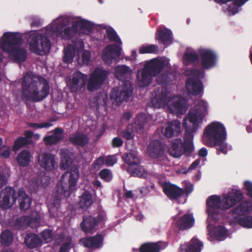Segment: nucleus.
<instances>
[{
	"mask_svg": "<svg viewBox=\"0 0 252 252\" xmlns=\"http://www.w3.org/2000/svg\"><path fill=\"white\" fill-rule=\"evenodd\" d=\"M200 57V64L204 69H209L213 67L217 62V55L212 49L200 48L198 50Z\"/></svg>",
	"mask_w": 252,
	"mask_h": 252,
	"instance_id": "ddd939ff",
	"label": "nucleus"
},
{
	"mask_svg": "<svg viewBox=\"0 0 252 252\" xmlns=\"http://www.w3.org/2000/svg\"><path fill=\"white\" fill-rule=\"evenodd\" d=\"M107 38L112 41L121 43V41L116 31L111 27L106 30Z\"/></svg>",
	"mask_w": 252,
	"mask_h": 252,
	"instance_id": "09e8293b",
	"label": "nucleus"
},
{
	"mask_svg": "<svg viewBox=\"0 0 252 252\" xmlns=\"http://www.w3.org/2000/svg\"><path fill=\"white\" fill-rule=\"evenodd\" d=\"M79 177L77 168L66 171L62 176L61 180L55 187V199L53 205L55 207L60 204L62 198H68L75 189Z\"/></svg>",
	"mask_w": 252,
	"mask_h": 252,
	"instance_id": "423d86ee",
	"label": "nucleus"
},
{
	"mask_svg": "<svg viewBox=\"0 0 252 252\" xmlns=\"http://www.w3.org/2000/svg\"><path fill=\"white\" fill-rule=\"evenodd\" d=\"M165 61L158 58H154L146 62L144 66L145 69L154 77L159 74L164 68Z\"/></svg>",
	"mask_w": 252,
	"mask_h": 252,
	"instance_id": "5701e85b",
	"label": "nucleus"
},
{
	"mask_svg": "<svg viewBox=\"0 0 252 252\" xmlns=\"http://www.w3.org/2000/svg\"><path fill=\"white\" fill-rule=\"evenodd\" d=\"M137 126L140 129H144L145 124L147 122L146 115L140 113L137 116Z\"/></svg>",
	"mask_w": 252,
	"mask_h": 252,
	"instance_id": "5fc2aeb1",
	"label": "nucleus"
},
{
	"mask_svg": "<svg viewBox=\"0 0 252 252\" xmlns=\"http://www.w3.org/2000/svg\"><path fill=\"white\" fill-rule=\"evenodd\" d=\"M68 140L73 145L83 148L88 144L89 138L86 134L77 131L68 138Z\"/></svg>",
	"mask_w": 252,
	"mask_h": 252,
	"instance_id": "c85d7f7f",
	"label": "nucleus"
},
{
	"mask_svg": "<svg viewBox=\"0 0 252 252\" xmlns=\"http://www.w3.org/2000/svg\"><path fill=\"white\" fill-rule=\"evenodd\" d=\"M154 188L155 185L154 184H151L150 185L143 187L140 189V193L143 194H147Z\"/></svg>",
	"mask_w": 252,
	"mask_h": 252,
	"instance_id": "680f3d73",
	"label": "nucleus"
},
{
	"mask_svg": "<svg viewBox=\"0 0 252 252\" xmlns=\"http://www.w3.org/2000/svg\"><path fill=\"white\" fill-rule=\"evenodd\" d=\"M99 177L106 182H110L112 178L111 171L108 169L101 170L99 173Z\"/></svg>",
	"mask_w": 252,
	"mask_h": 252,
	"instance_id": "3c124183",
	"label": "nucleus"
},
{
	"mask_svg": "<svg viewBox=\"0 0 252 252\" xmlns=\"http://www.w3.org/2000/svg\"><path fill=\"white\" fill-rule=\"evenodd\" d=\"M194 74L195 76V77H190L187 79L186 82V86L189 93L194 95H197L203 92V86L200 80V78L204 77L205 73L199 69H195Z\"/></svg>",
	"mask_w": 252,
	"mask_h": 252,
	"instance_id": "9d476101",
	"label": "nucleus"
},
{
	"mask_svg": "<svg viewBox=\"0 0 252 252\" xmlns=\"http://www.w3.org/2000/svg\"><path fill=\"white\" fill-rule=\"evenodd\" d=\"M140 54H153L158 52V46L154 44L144 45L139 48Z\"/></svg>",
	"mask_w": 252,
	"mask_h": 252,
	"instance_id": "a18cd8bd",
	"label": "nucleus"
},
{
	"mask_svg": "<svg viewBox=\"0 0 252 252\" xmlns=\"http://www.w3.org/2000/svg\"><path fill=\"white\" fill-rule=\"evenodd\" d=\"M71 243L67 242L63 243L60 248L59 252H69Z\"/></svg>",
	"mask_w": 252,
	"mask_h": 252,
	"instance_id": "0e129e2a",
	"label": "nucleus"
},
{
	"mask_svg": "<svg viewBox=\"0 0 252 252\" xmlns=\"http://www.w3.org/2000/svg\"><path fill=\"white\" fill-rule=\"evenodd\" d=\"M194 222L192 214H185L177 220V225L180 230H184L191 228Z\"/></svg>",
	"mask_w": 252,
	"mask_h": 252,
	"instance_id": "7c9ffc66",
	"label": "nucleus"
},
{
	"mask_svg": "<svg viewBox=\"0 0 252 252\" xmlns=\"http://www.w3.org/2000/svg\"><path fill=\"white\" fill-rule=\"evenodd\" d=\"M244 194L240 189H231L224 195L223 209H228L235 206L244 198Z\"/></svg>",
	"mask_w": 252,
	"mask_h": 252,
	"instance_id": "dca6fc26",
	"label": "nucleus"
},
{
	"mask_svg": "<svg viewBox=\"0 0 252 252\" xmlns=\"http://www.w3.org/2000/svg\"><path fill=\"white\" fill-rule=\"evenodd\" d=\"M63 139V136H58L54 135H47L43 137V140L47 146L57 144Z\"/></svg>",
	"mask_w": 252,
	"mask_h": 252,
	"instance_id": "79ce46f5",
	"label": "nucleus"
},
{
	"mask_svg": "<svg viewBox=\"0 0 252 252\" xmlns=\"http://www.w3.org/2000/svg\"><path fill=\"white\" fill-rule=\"evenodd\" d=\"M121 48L116 44L107 45L103 50L102 58L105 63L110 64L121 55Z\"/></svg>",
	"mask_w": 252,
	"mask_h": 252,
	"instance_id": "aec40b11",
	"label": "nucleus"
},
{
	"mask_svg": "<svg viewBox=\"0 0 252 252\" xmlns=\"http://www.w3.org/2000/svg\"><path fill=\"white\" fill-rule=\"evenodd\" d=\"M152 76L144 67L138 70L136 81L138 86L141 88L148 87L153 82Z\"/></svg>",
	"mask_w": 252,
	"mask_h": 252,
	"instance_id": "a878e982",
	"label": "nucleus"
},
{
	"mask_svg": "<svg viewBox=\"0 0 252 252\" xmlns=\"http://www.w3.org/2000/svg\"><path fill=\"white\" fill-rule=\"evenodd\" d=\"M226 138V129L220 122H213L204 129L203 142L208 147H215L217 155L227 153L228 145L225 141Z\"/></svg>",
	"mask_w": 252,
	"mask_h": 252,
	"instance_id": "7ed1b4c3",
	"label": "nucleus"
},
{
	"mask_svg": "<svg viewBox=\"0 0 252 252\" xmlns=\"http://www.w3.org/2000/svg\"><path fill=\"white\" fill-rule=\"evenodd\" d=\"M31 143V141L27 138L22 136L18 137L14 141L12 147V150L16 151L22 147L25 146Z\"/></svg>",
	"mask_w": 252,
	"mask_h": 252,
	"instance_id": "a19ab883",
	"label": "nucleus"
},
{
	"mask_svg": "<svg viewBox=\"0 0 252 252\" xmlns=\"http://www.w3.org/2000/svg\"><path fill=\"white\" fill-rule=\"evenodd\" d=\"M168 245L166 242H148L142 244L139 248V252H160Z\"/></svg>",
	"mask_w": 252,
	"mask_h": 252,
	"instance_id": "cd10ccee",
	"label": "nucleus"
},
{
	"mask_svg": "<svg viewBox=\"0 0 252 252\" xmlns=\"http://www.w3.org/2000/svg\"><path fill=\"white\" fill-rule=\"evenodd\" d=\"M80 241L84 247L92 251L98 250L103 245L104 236L101 234H97L94 236L84 237Z\"/></svg>",
	"mask_w": 252,
	"mask_h": 252,
	"instance_id": "412c9836",
	"label": "nucleus"
},
{
	"mask_svg": "<svg viewBox=\"0 0 252 252\" xmlns=\"http://www.w3.org/2000/svg\"><path fill=\"white\" fill-rule=\"evenodd\" d=\"M24 243L29 248L33 249L41 245V239L36 234L30 233L26 235Z\"/></svg>",
	"mask_w": 252,
	"mask_h": 252,
	"instance_id": "72a5a7b5",
	"label": "nucleus"
},
{
	"mask_svg": "<svg viewBox=\"0 0 252 252\" xmlns=\"http://www.w3.org/2000/svg\"><path fill=\"white\" fill-rule=\"evenodd\" d=\"M147 152L150 157L159 161L164 160L166 158L164 146L159 140L151 141L148 146Z\"/></svg>",
	"mask_w": 252,
	"mask_h": 252,
	"instance_id": "6ab92c4d",
	"label": "nucleus"
},
{
	"mask_svg": "<svg viewBox=\"0 0 252 252\" xmlns=\"http://www.w3.org/2000/svg\"><path fill=\"white\" fill-rule=\"evenodd\" d=\"M11 198L13 203L18 200L20 210L27 211L30 208L32 199L23 188L19 189L17 192L11 187H6L1 190L0 192V206L4 209L10 208Z\"/></svg>",
	"mask_w": 252,
	"mask_h": 252,
	"instance_id": "0eeeda50",
	"label": "nucleus"
},
{
	"mask_svg": "<svg viewBox=\"0 0 252 252\" xmlns=\"http://www.w3.org/2000/svg\"><path fill=\"white\" fill-rule=\"evenodd\" d=\"M42 238L48 243L52 241L53 240V232L52 231L49 229H45L43 230L41 234Z\"/></svg>",
	"mask_w": 252,
	"mask_h": 252,
	"instance_id": "6e6d98bb",
	"label": "nucleus"
},
{
	"mask_svg": "<svg viewBox=\"0 0 252 252\" xmlns=\"http://www.w3.org/2000/svg\"><path fill=\"white\" fill-rule=\"evenodd\" d=\"M7 183V179L5 175L0 170V189H1Z\"/></svg>",
	"mask_w": 252,
	"mask_h": 252,
	"instance_id": "69168bd1",
	"label": "nucleus"
},
{
	"mask_svg": "<svg viewBox=\"0 0 252 252\" xmlns=\"http://www.w3.org/2000/svg\"><path fill=\"white\" fill-rule=\"evenodd\" d=\"M161 132L167 138L178 136L181 132V123L178 120L168 122L165 125V127L162 128Z\"/></svg>",
	"mask_w": 252,
	"mask_h": 252,
	"instance_id": "b1692460",
	"label": "nucleus"
},
{
	"mask_svg": "<svg viewBox=\"0 0 252 252\" xmlns=\"http://www.w3.org/2000/svg\"><path fill=\"white\" fill-rule=\"evenodd\" d=\"M206 205L208 216L214 220L218 219L220 211L223 209L220 197L217 195L210 196L206 200Z\"/></svg>",
	"mask_w": 252,
	"mask_h": 252,
	"instance_id": "2eb2a0df",
	"label": "nucleus"
},
{
	"mask_svg": "<svg viewBox=\"0 0 252 252\" xmlns=\"http://www.w3.org/2000/svg\"><path fill=\"white\" fill-rule=\"evenodd\" d=\"M22 95L26 100L37 102L42 101L49 94L50 87L47 80L32 72H27L22 83Z\"/></svg>",
	"mask_w": 252,
	"mask_h": 252,
	"instance_id": "f03ea898",
	"label": "nucleus"
},
{
	"mask_svg": "<svg viewBox=\"0 0 252 252\" xmlns=\"http://www.w3.org/2000/svg\"><path fill=\"white\" fill-rule=\"evenodd\" d=\"M116 162V158L114 156H109L105 162V164L107 166H112Z\"/></svg>",
	"mask_w": 252,
	"mask_h": 252,
	"instance_id": "774afa93",
	"label": "nucleus"
},
{
	"mask_svg": "<svg viewBox=\"0 0 252 252\" xmlns=\"http://www.w3.org/2000/svg\"><path fill=\"white\" fill-rule=\"evenodd\" d=\"M249 0H233L232 2L226 7L225 11L231 15H235L238 11L239 7L243 5Z\"/></svg>",
	"mask_w": 252,
	"mask_h": 252,
	"instance_id": "f704fd0d",
	"label": "nucleus"
},
{
	"mask_svg": "<svg viewBox=\"0 0 252 252\" xmlns=\"http://www.w3.org/2000/svg\"><path fill=\"white\" fill-rule=\"evenodd\" d=\"M169 155L174 158H179L183 154L182 139H176L168 149Z\"/></svg>",
	"mask_w": 252,
	"mask_h": 252,
	"instance_id": "2f4dec72",
	"label": "nucleus"
},
{
	"mask_svg": "<svg viewBox=\"0 0 252 252\" xmlns=\"http://www.w3.org/2000/svg\"><path fill=\"white\" fill-rule=\"evenodd\" d=\"M82 60L84 64H88L91 60V54L89 51H85L82 54Z\"/></svg>",
	"mask_w": 252,
	"mask_h": 252,
	"instance_id": "bf43d9fd",
	"label": "nucleus"
},
{
	"mask_svg": "<svg viewBox=\"0 0 252 252\" xmlns=\"http://www.w3.org/2000/svg\"><path fill=\"white\" fill-rule=\"evenodd\" d=\"M130 72L129 67L126 65H118L115 68L114 76L122 82V84L120 87L112 89L110 98L118 103H121L124 100L127 101L132 94V85L129 81L126 80Z\"/></svg>",
	"mask_w": 252,
	"mask_h": 252,
	"instance_id": "39448f33",
	"label": "nucleus"
},
{
	"mask_svg": "<svg viewBox=\"0 0 252 252\" xmlns=\"http://www.w3.org/2000/svg\"><path fill=\"white\" fill-rule=\"evenodd\" d=\"M93 203V197L89 191L85 190L80 197V205L82 209L87 208Z\"/></svg>",
	"mask_w": 252,
	"mask_h": 252,
	"instance_id": "c9c22d12",
	"label": "nucleus"
},
{
	"mask_svg": "<svg viewBox=\"0 0 252 252\" xmlns=\"http://www.w3.org/2000/svg\"><path fill=\"white\" fill-rule=\"evenodd\" d=\"M122 158L125 163L131 166L139 164L140 163L139 158L134 153H125L122 156ZM132 168H133V167Z\"/></svg>",
	"mask_w": 252,
	"mask_h": 252,
	"instance_id": "4c0bfd02",
	"label": "nucleus"
},
{
	"mask_svg": "<svg viewBox=\"0 0 252 252\" xmlns=\"http://www.w3.org/2000/svg\"><path fill=\"white\" fill-rule=\"evenodd\" d=\"M183 59L185 61V63L187 65L194 64L198 61L199 59V55L195 52H186L184 54Z\"/></svg>",
	"mask_w": 252,
	"mask_h": 252,
	"instance_id": "ea45409f",
	"label": "nucleus"
},
{
	"mask_svg": "<svg viewBox=\"0 0 252 252\" xmlns=\"http://www.w3.org/2000/svg\"><path fill=\"white\" fill-rule=\"evenodd\" d=\"M251 212V206L247 202H243L239 204L237 206L231 209L228 213V217L234 222L238 221L240 216H246Z\"/></svg>",
	"mask_w": 252,
	"mask_h": 252,
	"instance_id": "4be33fe9",
	"label": "nucleus"
},
{
	"mask_svg": "<svg viewBox=\"0 0 252 252\" xmlns=\"http://www.w3.org/2000/svg\"><path fill=\"white\" fill-rule=\"evenodd\" d=\"M109 72L100 68L96 67L91 74L87 85L90 92L98 90L107 78Z\"/></svg>",
	"mask_w": 252,
	"mask_h": 252,
	"instance_id": "9b49d317",
	"label": "nucleus"
},
{
	"mask_svg": "<svg viewBox=\"0 0 252 252\" xmlns=\"http://www.w3.org/2000/svg\"><path fill=\"white\" fill-rule=\"evenodd\" d=\"M123 143V140L121 138L115 137L112 140L111 145L113 148H118L122 146Z\"/></svg>",
	"mask_w": 252,
	"mask_h": 252,
	"instance_id": "4d7b16f0",
	"label": "nucleus"
},
{
	"mask_svg": "<svg viewBox=\"0 0 252 252\" xmlns=\"http://www.w3.org/2000/svg\"><path fill=\"white\" fill-rule=\"evenodd\" d=\"M235 222L238 223L243 227L252 228V216L242 217Z\"/></svg>",
	"mask_w": 252,
	"mask_h": 252,
	"instance_id": "de8ad7c7",
	"label": "nucleus"
},
{
	"mask_svg": "<svg viewBox=\"0 0 252 252\" xmlns=\"http://www.w3.org/2000/svg\"><path fill=\"white\" fill-rule=\"evenodd\" d=\"M38 163L46 170L51 171L55 169L57 162L54 155L44 153L38 156Z\"/></svg>",
	"mask_w": 252,
	"mask_h": 252,
	"instance_id": "393cba45",
	"label": "nucleus"
},
{
	"mask_svg": "<svg viewBox=\"0 0 252 252\" xmlns=\"http://www.w3.org/2000/svg\"><path fill=\"white\" fill-rule=\"evenodd\" d=\"M54 237L55 243L58 245H60L64 241L65 235L64 233H60L59 234H56Z\"/></svg>",
	"mask_w": 252,
	"mask_h": 252,
	"instance_id": "052dcab7",
	"label": "nucleus"
},
{
	"mask_svg": "<svg viewBox=\"0 0 252 252\" xmlns=\"http://www.w3.org/2000/svg\"><path fill=\"white\" fill-rule=\"evenodd\" d=\"M0 240L1 244L5 246H8L13 241V236L11 231L9 230H5L1 232L0 236Z\"/></svg>",
	"mask_w": 252,
	"mask_h": 252,
	"instance_id": "58836bf2",
	"label": "nucleus"
},
{
	"mask_svg": "<svg viewBox=\"0 0 252 252\" xmlns=\"http://www.w3.org/2000/svg\"><path fill=\"white\" fill-rule=\"evenodd\" d=\"M136 167L132 169L131 174L133 176L145 178L147 176V171L145 168L138 164L135 165Z\"/></svg>",
	"mask_w": 252,
	"mask_h": 252,
	"instance_id": "c03bdc74",
	"label": "nucleus"
},
{
	"mask_svg": "<svg viewBox=\"0 0 252 252\" xmlns=\"http://www.w3.org/2000/svg\"><path fill=\"white\" fill-rule=\"evenodd\" d=\"M122 136L126 140L132 139L134 137V132L132 126H128L126 129L121 132Z\"/></svg>",
	"mask_w": 252,
	"mask_h": 252,
	"instance_id": "8fccbe9b",
	"label": "nucleus"
},
{
	"mask_svg": "<svg viewBox=\"0 0 252 252\" xmlns=\"http://www.w3.org/2000/svg\"><path fill=\"white\" fill-rule=\"evenodd\" d=\"M87 75L79 71H76L72 74V77L68 83L70 92L76 93L83 88L86 85Z\"/></svg>",
	"mask_w": 252,
	"mask_h": 252,
	"instance_id": "a211bd4d",
	"label": "nucleus"
},
{
	"mask_svg": "<svg viewBox=\"0 0 252 252\" xmlns=\"http://www.w3.org/2000/svg\"><path fill=\"white\" fill-rule=\"evenodd\" d=\"M72 156V153L67 150L62 151L61 158L62 163L66 166H69L73 161Z\"/></svg>",
	"mask_w": 252,
	"mask_h": 252,
	"instance_id": "37998d69",
	"label": "nucleus"
},
{
	"mask_svg": "<svg viewBox=\"0 0 252 252\" xmlns=\"http://www.w3.org/2000/svg\"><path fill=\"white\" fill-rule=\"evenodd\" d=\"M172 32L166 28H160L157 30L156 38L163 45L169 44L171 42Z\"/></svg>",
	"mask_w": 252,
	"mask_h": 252,
	"instance_id": "c756f323",
	"label": "nucleus"
},
{
	"mask_svg": "<svg viewBox=\"0 0 252 252\" xmlns=\"http://www.w3.org/2000/svg\"><path fill=\"white\" fill-rule=\"evenodd\" d=\"M104 164V158L100 157L97 158L94 162L93 167L94 169L98 170Z\"/></svg>",
	"mask_w": 252,
	"mask_h": 252,
	"instance_id": "13d9d810",
	"label": "nucleus"
},
{
	"mask_svg": "<svg viewBox=\"0 0 252 252\" xmlns=\"http://www.w3.org/2000/svg\"><path fill=\"white\" fill-rule=\"evenodd\" d=\"M23 42L22 36L18 32H5L3 33L0 47L9 54L11 59L17 63L24 62L27 57V51L20 47Z\"/></svg>",
	"mask_w": 252,
	"mask_h": 252,
	"instance_id": "20e7f679",
	"label": "nucleus"
},
{
	"mask_svg": "<svg viewBox=\"0 0 252 252\" xmlns=\"http://www.w3.org/2000/svg\"><path fill=\"white\" fill-rule=\"evenodd\" d=\"M32 156L30 151L23 150L17 155L16 160L21 167L28 166L31 161Z\"/></svg>",
	"mask_w": 252,
	"mask_h": 252,
	"instance_id": "473e14b6",
	"label": "nucleus"
},
{
	"mask_svg": "<svg viewBox=\"0 0 252 252\" xmlns=\"http://www.w3.org/2000/svg\"><path fill=\"white\" fill-rule=\"evenodd\" d=\"M150 103L155 108H157L167 105L171 113L182 114L187 111L185 100L183 98L176 97L168 100L167 94L162 91L160 93H159V94H156L155 96L151 99Z\"/></svg>",
	"mask_w": 252,
	"mask_h": 252,
	"instance_id": "6e6552de",
	"label": "nucleus"
},
{
	"mask_svg": "<svg viewBox=\"0 0 252 252\" xmlns=\"http://www.w3.org/2000/svg\"><path fill=\"white\" fill-rule=\"evenodd\" d=\"M75 52V47L73 45H68L64 48L63 62L66 63H72Z\"/></svg>",
	"mask_w": 252,
	"mask_h": 252,
	"instance_id": "e433bc0d",
	"label": "nucleus"
},
{
	"mask_svg": "<svg viewBox=\"0 0 252 252\" xmlns=\"http://www.w3.org/2000/svg\"><path fill=\"white\" fill-rule=\"evenodd\" d=\"M156 81L158 84L165 86L170 83L171 80L169 78V74L164 72L157 78Z\"/></svg>",
	"mask_w": 252,
	"mask_h": 252,
	"instance_id": "49530a36",
	"label": "nucleus"
},
{
	"mask_svg": "<svg viewBox=\"0 0 252 252\" xmlns=\"http://www.w3.org/2000/svg\"><path fill=\"white\" fill-rule=\"evenodd\" d=\"M208 105L203 100L199 101L194 109H190L184 118L183 126L185 130L184 142L182 141L183 154H190L193 151V133L202 124L205 117L208 114Z\"/></svg>",
	"mask_w": 252,
	"mask_h": 252,
	"instance_id": "f257e3e1",
	"label": "nucleus"
},
{
	"mask_svg": "<svg viewBox=\"0 0 252 252\" xmlns=\"http://www.w3.org/2000/svg\"><path fill=\"white\" fill-rule=\"evenodd\" d=\"M184 197H186V200H187L188 195L190 194L193 190V187L192 185L187 186L184 189Z\"/></svg>",
	"mask_w": 252,
	"mask_h": 252,
	"instance_id": "338daca9",
	"label": "nucleus"
},
{
	"mask_svg": "<svg viewBox=\"0 0 252 252\" xmlns=\"http://www.w3.org/2000/svg\"><path fill=\"white\" fill-rule=\"evenodd\" d=\"M203 243L196 238H192L189 242L181 244L180 252H200Z\"/></svg>",
	"mask_w": 252,
	"mask_h": 252,
	"instance_id": "bb28decb",
	"label": "nucleus"
},
{
	"mask_svg": "<svg viewBox=\"0 0 252 252\" xmlns=\"http://www.w3.org/2000/svg\"><path fill=\"white\" fill-rule=\"evenodd\" d=\"M30 51L37 55H43L49 52L51 42L48 38L39 33L32 34L28 39Z\"/></svg>",
	"mask_w": 252,
	"mask_h": 252,
	"instance_id": "1a4fd4ad",
	"label": "nucleus"
},
{
	"mask_svg": "<svg viewBox=\"0 0 252 252\" xmlns=\"http://www.w3.org/2000/svg\"><path fill=\"white\" fill-rule=\"evenodd\" d=\"M214 233L216 236L220 240L225 237L227 234V230L224 227L222 226H218L214 230Z\"/></svg>",
	"mask_w": 252,
	"mask_h": 252,
	"instance_id": "603ef678",
	"label": "nucleus"
},
{
	"mask_svg": "<svg viewBox=\"0 0 252 252\" xmlns=\"http://www.w3.org/2000/svg\"><path fill=\"white\" fill-rule=\"evenodd\" d=\"M92 29V25L88 21L85 20L75 21L72 23L71 27H66L63 31V38L69 40L76 36L79 30L90 31Z\"/></svg>",
	"mask_w": 252,
	"mask_h": 252,
	"instance_id": "f8f14e48",
	"label": "nucleus"
},
{
	"mask_svg": "<svg viewBox=\"0 0 252 252\" xmlns=\"http://www.w3.org/2000/svg\"><path fill=\"white\" fill-rule=\"evenodd\" d=\"M164 194L171 200L177 201L184 197V189L168 182H164L162 185Z\"/></svg>",
	"mask_w": 252,
	"mask_h": 252,
	"instance_id": "f3484780",
	"label": "nucleus"
},
{
	"mask_svg": "<svg viewBox=\"0 0 252 252\" xmlns=\"http://www.w3.org/2000/svg\"><path fill=\"white\" fill-rule=\"evenodd\" d=\"M245 189L247 190V196L252 194V183L249 181H246L244 183Z\"/></svg>",
	"mask_w": 252,
	"mask_h": 252,
	"instance_id": "e2e57ef3",
	"label": "nucleus"
},
{
	"mask_svg": "<svg viewBox=\"0 0 252 252\" xmlns=\"http://www.w3.org/2000/svg\"><path fill=\"white\" fill-rule=\"evenodd\" d=\"M103 219L104 216L102 214H98L96 217L91 215L84 216L80 224L81 229L85 234H92L96 229L97 225L101 223Z\"/></svg>",
	"mask_w": 252,
	"mask_h": 252,
	"instance_id": "4468645a",
	"label": "nucleus"
},
{
	"mask_svg": "<svg viewBox=\"0 0 252 252\" xmlns=\"http://www.w3.org/2000/svg\"><path fill=\"white\" fill-rule=\"evenodd\" d=\"M52 124L49 122H44L42 123H28V126L31 128L34 129L42 128H48L52 126Z\"/></svg>",
	"mask_w": 252,
	"mask_h": 252,
	"instance_id": "864d4df0",
	"label": "nucleus"
}]
</instances>
